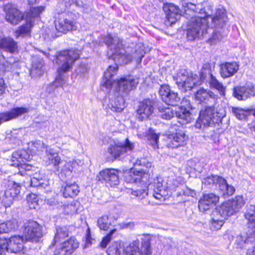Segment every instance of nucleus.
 <instances>
[{"mask_svg": "<svg viewBox=\"0 0 255 255\" xmlns=\"http://www.w3.org/2000/svg\"><path fill=\"white\" fill-rule=\"evenodd\" d=\"M182 6L184 16L189 19L187 28V36L190 40L203 36L207 33L209 27L208 18H210L212 21L211 27L215 29H222L227 21V17L224 9H218L213 17L210 15L200 17L195 15V13H200L202 10V6L200 4L195 5L191 2L183 3Z\"/></svg>", "mask_w": 255, "mask_h": 255, "instance_id": "nucleus-1", "label": "nucleus"}, {"mask_svg": "<svg viewBox=\"0 0 255 255\" xmlns=\"http://www.w3.org/2000/svg\"><path fill=\"white\" fill-rule=\"evenodd\" d=\"M205 80L211 88L217 90L221 96H225L226 87L209 72L208 75H206L205 72H202L200 80L196 74L187 75L185 72L179 73L176 83L179 89L182 92L186 93L191 91L194 86L201 84Z\"/></svg>", "mask_w": 255, "mask_h": 255, "instance_id": "nucleus-2", "label": "nucleus"}, {"mask_svg": "<svg viewBox=\"0 0 255 255\" xmlns=\"http://www.w3.org/2000/svg\"><path fill=\"white\" fill-rule=\"evenodd\" d=\"M195 100L199 103H204L209 106L200 112L199 117L196 121L195 127L202 129L209 126L215 114L214 106L216 104L218 96L213 92L200 88L195 94Z\"/></svg>", "mask_w": 255, "mask_h": 255, "instance_id": "nucleus-3", "label": "nucleus"}, {"mask_svg": "<svg viewBox=\"0 0 255 255\" xmlns=\"http://www.w3.org/2000/svg\"><path fill=\"white\" fill-rule=\"evenodd\" d=\"M104 41L108 46V54L119 62L127 64L134 59L139 63L144 56V52L141 48L136 49L132 54L127 53L123 48L121 40L117 36L113 37L109 34L104 38Z\"/></svg>", "mask_w": 255, "mask_h": 255, "instance_id": "nucleus-4", "label": "nucleus"}, {"mask_svg": "<svg viewBox=\"0 0 255 255\" xmlns=\"http://www.w3.org/2000/svg\"><path fill=\"white\" fill-rule=\"evenodd\" d=\"M77 50H65L58 53L56 56L55 62L59 65L58 75L53 82L56 87H63L67 82V78L63 73L70 70L74 62L79 58Z\"/></svg>", "mask_w": 255, "mask_h": 255, "instance_id": "nucleus-5", "label": "nucleus"}, {"mask_svg": "<svg viewBox=\"0 0 255 255\" xmlns=\"http://www.w3.org/2000/svg\"><path fill=\"white\" fill-rule=\"evenodd\" d=\"M139 245V240L132 241L124 249L125 255H151V248L148 241L142 243L141 248ZM123 251V244L115 242L110 246L107 252L108 255H121Z\"/></svg>", "mask_w": 255, "mask_h": 255, "instance_id": "nucleus-6", "label": "nucleus"}, {"mask_svg": "<svg viewBox=\"0 0 255 255\" xmlns=\"http://www.w3.org/2000/svg\"><path fill=\"white\" fill-rule=\"evenodd\" d=\"M46 146H47L40 141L31 142L28 143V147L30 153H29L26 150L23 149L14 152L11 156L10 164L11 166L19 167L22 163L30 160L32 154H36L43 148L46 149Z\"/></svg>", "mask_w": 255, "mask_h": 255, "instance_id": "nucleus-7", "label": "nucleus"}, {"mask_svg": "<svg viewBox=\"0 0 255 255\" xmlns=\"http://www.w3.org/2000/svg\"><path fill=\"white\" fill-rule=\"evenodd\" d=\"M202 183L209 186L215 185L224 198L232 195L235 191L233 186L228 184L224 178L218 175H212L204 178Z\"/></svg>", "mask_w": 255, "mask_h": 255, "instance_id": "nucleus-8", "label": "nucleus"}, {"mask_svg": "<svg viewBox=\"0 0 255 255\" xmlns=\"http://www.w3.org/2000/svg\"><path fill=\"white\" fill-rule=\"evenodd\" d=\"M24 236L26 241L37 242L43 236V227L37 222L28 221L24 225Z\"/></svg>", "mask_w": 255, "mask_h": 255, "instance_id": "nucleus-9", "label": "nucleus"}, {"mask_svg": "<svg viewBox=\"0 0 255 255\" xmlns=\"http://www.w3.org/2000/svg\"><path fill=\"white\" fill-rule=\"evenodd\" d=\"M245 204V201L243 196H237L226 202L223 203L220 207V212L224 217L231 216L238 212L240 209Z\"/></svg>", "mask_w": 255, "mask_h": 255, "instance_id": "nucleus-10", "label": "nucleus"}, {"mask_svg": "<svg viewBox=\"0 0 255 255\" xmlns=\"http://www.w3.org/2000/svg\"><path fill=\"white\" fill-rule=\"evenodd\" d=\"M134 148V144L126 138L123 142L116 143L114 145H111L108 148V152L115 158L126 156Z\"/></svg>", "mask_w": 255, "mask_h": 255, "instance_id": "nucleus-11", "label": "nucleus"}, {"mask_svg": "<svg viewBox=\"0 0 255 255\" xmlns=\"http://www.w3.org/2000/svg\"><path fill=\"white\" fill-rule=\"evenodd\" d=\"M149 171L144 169H131L125 176L126 181L135 184L147 183L149 178Z\"/></svg>", "mask_w": 255, "mask_h": 255, "instance_id": "nucleus-12", "label": "nucleus"}, {"mask_svg": "<svg viewBox=\"0 0 255 255\" xmlns=\"http://www.w3.org/2000/svg\"><path fill=\"white\" fill-rule=\"evenodd\" d=\"M79 243L75 237H71L57 247L53 255H70L78 247Z\"/></svg>", "mask_w": 255, "mask_h": 255, "instance_id": "nucleus-13", "label": "nucleus"}, {"mask_svg": "<svg viewBox=\"0 0 255 255\" xmlns=\"http://www.w3.org/2000/svg\"><path fill=\"white\" fill-rule=\"evenodd\" d=\"M233 95L238 100H246L255 96V85L247 83L244 86H237L234 89Z\"/></svg>", "mask_w": 255, "mask_h": 255, "instance_id": "nucleus-14", "label": "nucleus"}, {"mask_svg": "<svg viewBox=\"0 0 255 255\" xmlns=\"http://www.w3.org/2000/svg\"><path fill=\"white\" fill-rule=\"evenodd\" d=\"M159 94L163 101L168 105L176 106L180 102V99L178 94L172 91L167 85L161 86Z\"/></svg>", "mask_w": 255, "mask_h": 255, "instance_id": "nucleus-15", "label": "nucleus"}, {"mask_svg": "<svg viewBox=\"0 0 255 255\" xmlns=\"http://www.w3.org/2000/svg\"><path fill=\"white\" fill-rule=\"evenodd\" d=\"M54 23L56 30L61 33H66L76 28L75 22L67 18L66 15L64 14L60 15L55 20Z\"/></svg>", "mask_w": 255, "mask_h": 255, "instance_id": "nucleus-16", "label": "nucleus"}, {"mask_svg": "<svg viewBox=\"0 0 255 255\" xmlns=\"http://www.w3.org/2000/svg\"><path fill=\"white\" fill-rule=\"evenodd\" d=\"M154 104L153 101L149 99L141 102L136 111L138 118L141 121L147 119L153 112Z\"/></svg>", "mask_w": 255, "mask_h": 255, "instance_id": "nucleus-17", "label": "nucleus"}, {"mask_svg": "<svg viewBox=\"0 0 255 255\" xmlns=\"http://www.w3.org/2000/svg\"><path fill=\"white\" fill-rule=\"evenodd\" d=\"M118 173L115 169H106L100 172L99 180H104L107 185L114 187L119 183Z\"/></svg>", "mask_w": 255, "mask_h": 255, "instance_id": "nucleus-18", "label": "nucleus"}, {"mask_svg": "<svg viewBox=\"0 0 255 255\" xmlns=\"http://www.w3.org/2000/svg\"><path fill=\"white\" fill-rule=\"evenodd\" d=\"M153 184V196L157 200H164L165 197L168 195L165 180L164 181L161 177H157L154 179Z\"/></svg>", "mask_w": 255, "mask_h": 255, "instance_id": "nucleus-19", "label": "nucleus"}, {"mask_svg": "<svg viewBox=\"0 0 255 255\" xmlns=\"http://www.w3.org/2000/svg\"><path fill=\"white\" fill-rule=\"evenodd\" d=\"M29 108L16 107L9 111L0 113V125L1 123L15 119L21 115L28 113Z\"/></svg>", "mask_w": 255, "mask_h": 255, "instance_id": "nucleus-20", "label": "nucleus"}, {"mask_svg": "<svg viewBox=\"0 0 255 255\" xmlns=\"http://www.w3.org/2000/svg\"><path fill=\"white\" fill-rule=\"evenodd\" d=\"M219 197L214 194H206L198 203V207L200 211L205 212L215 206L219 201Z\"/></svg>", "mask_w": 255, "mask_h": 255, "instance_id": "nucleus-21", "label": "nucleus"}, {"mask_svg": "<svg viewBox=\"0 0 255 255\" xmlns=\"http://www.w3.org/2000/svg\"><path fill=\"white\" fill-rule=\"evenodd\" d=\"M46 154L47 158V162L49 165H52L53 168L57 171L60 170V164L64 163V161L61 160L58 153L56 152L53 148L49 146H46Z\"/></svg>", "mask_w": 255, "mask_h": 255, "instance_id": "nucleus-22", "label": "nucleus"}, {"mask_svg": "<svg viewBox=\"0 0 255 255\" xmlns=\"http://www.w3.org/2000/svg\"><path fill=\"white\" fill-rule=\"evenodd\" d=\"M6 8L7 11L5 19L7 21L12 24H17L24 18V16L14 5H7Z\"/></svg>", "mask_w": 255, "mask_h": 255, "instance_id": "nucleus-23", "label": "nucleus"}, {"mask_svg": "<svg viewBox=\"0 0 255 255\" xmlns=\"http://www.w3.org/2000/svg\"><path fill=\"white\" fill-rule=\"evenodd\" d=\"M138 81L131 76H128L120 79L118 82L119 91L128 93L135 88Z\"/></svg>", "mask_w": 255, "mask_h": 255, "instance_id": "nucleus-24", "label": "nucleus"}, {"mask_svg": "<svg viewBox=\"0 0 255 255\" xmlns=\"http://www.w3.org/2000/svg\"><path fill=\"white\" fill-rule=\"evenodd\" d=\"M7 251L17 253L24 248V239L20 236H13L7 239Z\"/></svg>", "mask_w": 255, "mask_h": 255, "instance_id": "nucleus-25", "label": "nucleus"}, {"mask_svg": "<svg viewBox=\"0 0 255 255\" xmlns=\"http://www.w3.org/2000/svg\"><path fill=\"white\" fill-rule=\"evenodd\" d=\"M239 68V65L236 62H226L220 65V75L223 78H227L236 74Z\"/></svg>", "mask_w": 255, "mask_h": 255, "instance_id": "nucleus-26", "label": "nucleus"}, {"mask_svg": "<svg viewBox=\"0 0 255 255\" xmlns=\"http://www.w3.org/2000/svg\"><path fill=\"white\" fill-rule=\"evenodd\" d=\"M171 139L168 146L171 148H177L186 144L188 137L183 131H179L174 134L170 135Z\"/></svg>", "mask_w": 255, "mask_h": 255, "instance_id": "nucleus-27", "label": "nucleus"}, {"mask_svg": "<svg viewBox=\"0 0 255 255\" xmlns=\"http://www.w3.org/2000/svg\"><path fill=\"white\" fill-rule=\"evenodd\" d=\"M128 192L139 200L144 199L148 195L147 184H135L132 188L128 189Z\"/></svg>", "mask_w": 255, "mask_h": 255, "instance_id": "nucleus-28", "label": "nucleus"}, {"mask_svg": "<svg viewBox=\"0 0 255 255\" xmlns=\"http://www.w3.org/2000/svg\"><path fill=\"white\" fill-rule=\"evenodd\" d=\"M255 241V229H251L248 231L247 237L245 240L242 236L237 237L236 240L237 248L243 249L248 247L249 244H253Z\"/></svg>", "mask_w": 255, "mask_h": 255, "instance_id": "nucleus-29", "label": "nucleus"}, {"mask_svg": "<svg viewBox=\"0 0 255 255\" xmlns=\"http://www.w3.org/2000/svg\"><path fill=\"white\" fill-rule=\"evenodd\" d=\"M220 207L216 208L213 214V217L211 221V228L214 230H219L224 224V221L228 217L223 216V214L220 212Z\"/></svg>", "mask_w": 255, "mask_h": 255, "instance_id": "nucleus-30", "label": "nucleus"}, {"mask_svg": "<svg viewBox=\"0 0 255 255\" xmlns=\"http://www.w3.org/2000/svg\"><path fill=\"white\" fill-rule=\"evenodd\" d=\"M0 48L11 53H14L17 51V43L9 37L2 38L0 41Z\"/></svg>", "mask_w": 255, "mask_h": 255, "instance_id": "nucleus-31", "label": "nucleus"}, {"mask_svg": "<svg viewBox=\"0 0 255 255\" xmlns=\"http://www.w3.org/2000/svg\"><path fill=\"white\" fill-rule=\"evenodd\" d=\"M182 181L181 177L177 176L174 173H171L165 179L167 191H175Z\"/></svg>", "mask_w": 255, "mask_h": 255, "instance_id": "nucleus-32", "label": "nucleus"}, {"mask_svg": "<svg viewBox=\"0 0 255 255\" xmlns=\"http://www.w3.org/2000/svg\"><path fill=\"white\" fill-rule=\"evenodd\" d=\"M175 114L176 117L179 119V122L182 125L190 123L192 120L191 113L182 106L176 111Z\"/></svg>", "mask_w": 255, "mask_h": 255, "instance_id": "nucleus-33", "label": "nucleus"}, {"mask_svg": "<svg viewBox=\"0 0 255 255\" xmlns=\"http://www.w3.org/2000/svg\"><path fill=\"white\" fill-rule=\"evenodd\" d=\"M109 108L113 112H121L125 107V100L122 96H118L114 99H110Z\"/></svg>", "mask_w": 255, "mask_h": 255, "instance_id": "nucleus-34", "label": "nucleus"}, {"mask_svg": "<svg viewBox=\"0 0 255 255\" xmlns=\"http://www.w3.org/2000/svg\"><path fill=\"white\" fill-rule=\"evenodd\" d=\"M118 67L115 64L114 66H110L107 69V71L104 73L103 79V85L106 88H109L112 84V78L117 74L118 71Z\"/></svg>", "mask_w": 255, "mask_h": 255, "instance_id": "nucleus-35", "label": "nucleus"}, {"mask_svg": "<svg viewBox=\"0 0 255 255\" xmlns=\"http://www.w3.org/2000/svg\"><path fill=\"white\" fill-rule=\"evenodd\" d=\"M80 191L79 187L75 183H66L64 187L63 194L65 198L74 197L77 196Z\"/></svg>", "mask_w": 255, "mask_h": 255, "instance_id": "nucleus-36", "label": "nucleus"}, {"mask_svg": "<svg viewBox=\"0 0 255 255\" xmlns=\"http://www.w3.org/2000/svg\"><path fill=\"white\" fill-rule=\"evenodd\" d=\"M2 185L5 188V190L9 191L12 193L15 192L16 197L20 193L21 188L20 184L9 178L4 179Z\"/></svg>", "mask_w": 255, "mask_h": 255, "instance_id": "nucleus-37", "label": "nucleus"}, {"mask_svg": "<svg viewBox=\"0 0 255 255\" xmlns=\"http://www.w3.org/2000/svg\"><path fill=\"white\" fill-rule=\"evenodd\" d=\"M31 19L27 18L26 23L19 27L15 31V36L18 38L20 36L24 37L29 35L30 34V29L32 26Z\"/></svg>", "mask_w": 255, "mask_h": 255, "instance_id": "nucleus-38", "label": "nucleus"}, {"mask_svg": "<svg viewBox=\"0 0 255 255\" xmlns=\"http://www.w3.org/2000/svg\"><path fill=\"white\" fill-rule=\"evenodd\" d=\"M16 197V193H10L9 191H5L0 195V202L5 208L10 207L13 203L14 199Z\"/></svg>", "mask_w": 255, "mask_h": 255, "instance_id": "nucleus-39", "label": "nucleus"}, {"mask_svg": "<svg viewBox=\"0 0 255 255\" xmlns=\"http://www.w3.org/2000/svg\"><path fill=\"white\" fill-rule=\"evenodd\" d=\"M18 227L16 220H11L0 224V234L6 233L14 230Z\"/></svg>", "mask_w": 255, "mask_h": 255, "instance_id": "nucleus-40", "label": "nucleus"}, {"mask_svg": "<svg viewBox=\"0 0 255 255\" xmlns=\"http://www.w3.org/2000/svg\"><path fill=\"white\" fill-rule=\"evenodd\" d=\"M55 143L57 147L62 149H66L71 145V140L72 138L66 135L58 136L55 138Z\"/></svg>", "mask_w": 255, "mask_h": 255, "instance_id": "nucleus-41", "label": "nucleus"}, {"mask_svg": "<svg viewBox=\"0 0 255 255\" xmlns=\"http://www.w3.org/2000/svg\"><path fill=\"white\" fill-rule=\"evenodd\" d=\"M244 216L249 224H253L254 228L252 229L254 230L255 227V205L247 206Z\"/></svg>", "mask_w": 255, "mask_h": 255, "instance_id": "nucleus-42", "label": "nucleus"}, {"mask_svg": "<svg viewBox=\"0 0 255 255\" xmlns=\"http://www.w3.org/2000/svg\"><path fill=\"white\" fill-rule=\"evenodd\" d=\"M48 185L49 181L40 177L39 175H35L31 179V186L33 187L45 188Z\"/></svg>", "mask_w": 255, "mask_h": 255, "instance_id": "nucleus-43", "label": "nucleus"}, {"mask_svg": "<svg viewBox=\"0 0 255 255\" xmlns=\"http://www.w3.org/2000/svg\"><path fill=\"white\" fill-rule=\"evenodd\" d=\"M232 111L237 118L239 120H245L247 113H251L255 116V109L246 110L240 108H233Z\"/></svg>", "mask_w": 255, "mask_h": 255, "instance_id": "nucleus-44", "label": "nucleus"}, {"mask_svg": "<svg viewBox=\"0 0 255 255\" xmlns=\"http://www.w3.org/2000/svg\"><path fill=\"white\" fill-rule=\"evenodd\" d=\"M68 236V232L65 228L57 227L52 245L54 246L55 244L61 241Z\"/></svg>", "mask_w": 255, "mask_h": 255, "instance_id": "nucleus-45", "label": "nucleus"}, {"mask_svg": "<svg viewBox=\"0 0 255 255\" xmlns=\"http://www.w3.org/2000/svg\"><path fill=\"white\" fill-rule=\"evenodd\" d=\"M159 116L162 119L169 120L174 117V113L172 108L167 107L164 108H159Z\"/></svg>", "mask_w": 255, "mask_h": 255, "instance_id": "nucleus-46", "label": "nucleus"}, {"mask_svg": "<svg viewBox=\"0 0 255 255\" xmlns=\"http://www.w3.org/2000/svg\"><path fill=\"white\" fill-rule=\"evenodd\" d=\"M43 6H38L33 7L30 9V11L26 13L25 19L29 18L32 20V23H33V19L39 16L40 13L44 10Z\"/></svg>", "mask_w": 255, "mask_h": 255, "instance_id": "nucleus-47", "label": "nucleus"}, {"mask_svg": "<svg viewBox=\"0 0 255 255\" xmlns=\"http://www.w3.org/2000/svg\"><path fill=\"white\" fill-rule=\"evenodd\" d=\"M159 136L154 131L150 129L147 135V139L149 143L154 148L158 147V140Z\"/></svg>", "mask_w": 255, "mask_h": 255, "instance_id": "nucleus-48", "label": "nucleus"}, {"mask_svg": "<svg viewBox=\"0 0 255 255\" xmlns=\"http://www.w3.org/2000/svg\"><path fill=\"white\" fill-rule=\"evenodd\" d=\"M17 60H12L11 58L5 60L4 57L2 55H0V73L5 71L9 65L14 63Z\"/></svg>", "mask_w": 255, "mask_h": 255, "instance_id": "nucleus-49", "label": "nucleus"}, {"mask_svg": "<svg viewBox=\"0 0 255 255\" xmlns=\"http://www.w3.org/2000/svg\"><path fill=\"white\" fill-rule=\"evenodd\" d=\"M98 225L101 230L106 231L111 225L108 216H103L98 220Z\"/></svg>", "mask_w": 255, "mask_h": 255, "instance_id": "nucleus-50", "label": "nucleus"}, {"mask_svg": "<svg viewBox=\"0 0 255 255\" xmlns=\"http://www.w3.org/2000/svg\"><path fill=\"white\" fill-rule=\"evenodd\" d=\"M43 65L44 62L42 59H40L37 62L33 61L31 71L35 72L36 74L39 75H41L43 72L42 70Z\"/></svg>", "mask_w": 255, "mask_h": 255, "instance_id": "nucleus-51", "label": "nucleus"}, {"mask_svg": "<svg viewBox=\"0 0 255 255\" xmlns=\"http://www.w3.org/2000/svg\"><path fill=\"white\" fill-rule=\"evenodd\" d=\"M38 197L34 194H30L27 197V203L30 209H36L38 206Z\"/></svg>", "mask_w": 255, "mask_h": 255, "instance_id": "nucleus-52", "label": "nucleus"}, {"mask_svg": "<svg viewBox=\"0 0 255 255\" xmlns=\"http://www.w3.org/2000/svg\"><path fill=\"white\" fill-rule=\"evenodd\" d=\"M71 162H67L64 161V163L60 164V170L61 173H64L65 175H70L72 172L73 167Z\"/></svg>", "mask_w": 255, "mask_h": 255, "instance_id": "nucleus-53", "label": "nucleus"}, {"mask_svg": "<svg viewBox=\"0 0 255 255\" xmlns=\"http://www.w3.org/2000/svg\"><path fill=\"white\" fill-rule=\"evenodd\" d=\"M164 10L166 13H171L175 14H180V10L179 7L172 3H169L165 5Z\"/></svg>", "mask_w": 255, "mask_h": 255, "instance_id": "nucleus-54", "label": "nucleus"}, {"mask_svg": "<svg viewBox=\"0 0 255 255\" xmlns=\"http://www.w3.org/2000/svg\"><path fill=\"white\" fill-rule=\"evenodd\" d=\"M135 165L141 166L143 167L142 169H147L148 171L149 168L152 166V164L146 158H140L136 160L134 163Z\"/></svg>", "mask_w": 255, "mask_h": 255, "instance_id": "nucleus-55", "label": "nucleus"}, {"mask_svg": "<svg viewBox=\"0 0 255 255\" xmlns=\"http://www.w3.org/2000/svg\"><path fill=\"white\" fill-rule=\"evenodd\" d=\"M116 232V229H114L112 230L107 235L106 237H105L102 242L100 243V246L102 248H105L108 243L110 242L112 239V235Z\"/></svg>", "mask_w": 255, "mask_h": 255, "instance_id": "nucleus-56", "label": "nucleus"}, {"mask_svg": "<svg viewBox=\"0 0 255 255\" xmlns=\"http://www.w3.org/2000/svg\"><path fill=\"white\" fill-rule=\"evenodd\" d=\"M219 30V29H216L215 31L213 33L212 37L209 40L212 44L220 41L222 38L221 32Z\"/></svg>", "mask_w": 255, "mask_h": 255, "instance_id": "nucleus-57", "label": "nucleus"}, {"mask_svg": "<svg viewBox=\"0 0 255 255\" xmlns=\"http://www.w3.org/2000/svg\"><path fill=\"white\" fill-rule=\"evenodd\" d=\"M181 16V14H174L171 13H166V18L170 25L174 24Z\"/></svg>", "mask_w": 255, "mask_h": 255, "instance_id": "nucleus-58", "label": "nucleus"}, {"mask_svg": "<svg viewBox=\"0 0 255 255\" xmlns=\"http://www.w3.org/2000/svg\"><path fill=\"white\" fill-rule=\"evenodd\" d=\"M7 239L0 238V255H2L7 251Z\"/></svg>", "mask_w": 255, "mask_h": 255, "instance_id": "nucleus-59", "label": "nucleus"}, {"mask_svg": "<svg viewBox=\"0 0 255 255\" xmlns=\"http://www.w3.org/2000/svg\"><path fill=\"white\" fill-rule=\"evenodd\" d=\"M57 88L56 86L54 85V82L48 85L45 89V94L46 96L50 95L53 96L55 90Z\"/></svg>", "mask_w": 255, "mask_h": 255, "instance_id": "nucleus-60", "label": "nucleus"}, {"mask_svg": "<svg viewBox=\"0 0 255 255\" xmlns=\"http://www.w3.org/2000/svg\"><path fill=\"white\" fill-rule=\"evenodd\" d=\"M22 135V133L20 129H13L11 131V136L13 138L20 139Z\"/></svg>", "mask_w": 255, "mask_h": 255, "instance_id": "nucleus-61", "label": "nucleus"}, {"mask_svg": "<svg viewBox=\"0 0 255 255\" xmlns=\"http://www.w3.org/2000/svg\"><path fill=\"white\" fill-rule=\"evenodd\" d=\"M183 194L187 196H192L193 197L195 193L194 190H192L187 187H185L184 189H183Z\"/></svg>", "mask_w": 255, "mask_h": 255, "instance_id": "nucleus-62", "label": "nucleus"}, {"mask_svg": "<svg viewBox=\"0 0 255 255\" xmlns=\"http://www.w3.org/2000/svg\"><path fill=\"white\" fill-rule=\"evenodd\" d=\"M86 244L91 245L93 239L91 238L90 228H88L86 235Z\"/></svg>", "mask_w": 255, "mask_h": 255, "instance_id": "nucleus-63", "label": "nucleus"}, {"mask_svg": "<svg viewBox=\"0 0 255 255\" xmlns=\"http://www.w3.org/2000/svg\"><path fill=\"white\" fill-rule=\"evenodd\" d=\"M251 244L253 245V247L251 249H248L247 255H255V241Z\"/></svg>", "mask_w": 255, "mask_h": 255, "instance_id": "nucleus-64", "label": "nucleus"}]
</instances>
